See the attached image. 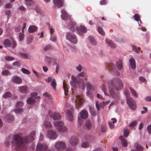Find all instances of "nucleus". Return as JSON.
<instances>
[{"instance_id":"f257e3e1","label":"nucleus","mask_w":151,"mask_h":151,"mask_svg":"<svg viewBox=\"0 0 151 151\" xmlns=\"http://www.w3.org/2000/svg\"><path fill=\"white\" fill-rule=\"evenodd\" d=\"M35 135V131L31 132L29 136L27 135L23 137L18 134L14 135V149L17 151H24L26 148V144L32 142L34 140Z\"/></svg>"},{"instance_id":"f03ea898","label":"nucleus","mask_w":151,"mask_h":151,"mask_svg":"<svg viewBox=\"0 0 151 151\" xmlns=\"http://www.w3.org/2000/svg\"><path fill=\"white\" fill-rule=\"evenodd\" d=\"M108 86L110 96L115 100L119 99L118 91L121 90L123 87V83L119 78H115L108 81Z\"/></svg>"},{"instance_id":"7ed1b4c3","label":"nucleus","mask_w":151,"mask_h":151,"mask_svg":"<svg viewBox=\"0 0 151 151\" xmlns=\"http://www.w3.org/2000/svg\"><path fill=\"white\" fill-rule=\"evenodd\" d=\"M68 28L69 29H70L73 31L76 29L79 35L81 36L83 35V33H86L87 32L86 29L84 26L80 25L79 27L77 28L76 26L75 22L71 20H70L69 24L68 25Z\"/></svg>"},{"instance_id":"20e7f679","label":"nucleus","mask_w":151,"mask_h":151,"mask_svg":"<svg viewBox=\"0 0 151 151\" xmlns=\"http://www.w3.org/2000/svg\"><path fill=\"white\" fill-rule=\"evenodd\" d=\"M124 94L126 95L127 99V102L130 108L133 110H135L136 107L135 101L133 99L129 96V93L128 90L124 92Z\"/></svg>"},{"instance_id":"39448f33","label":"nucleus","mask_w":151,"mask_h":151,"mask_svg":"<svg viewBox=\"0 0 151 151\" xmlns=\"http://www.w3.org/2000/svg\"><path fill=\"white\" fill-rule=\"evenodd\" d=\"M4 45L6 47H12L14 49L17 46L16 41L14 39H12L11 41L8 39H6L4 42Z\"/></svg>"},{"instance_id":"423d86ee","label":"nucleus","mask_w":151,"mask_h":151,"mask_svg":"<svg viewBox=\"0 0 151 151\" xmlns=\"http://www.w3.org/2000/svg\"><path fill=\"white\" fill-rule=\"evenodd\" d=\"M66 38L71 42L76 44L77 42V40L75 35L73 32H68L66 35Z\"/></svg>"},{"instance_id":"0eeeda50","label":"nucleus","mask_w":151,"mask_h":151,"mask_svg":"<svg viewBox=\"0 0 151 151\" xmlns=\"http://www.w3.org/2000/svg\"><path fill=\"white\" fill-rule=\"evenodd\" d=\"M36 151H52L51 149H49L47 146L44 144L38 143L36 146Z\"/></svg>"},{"instance_id":"6e6552de","label":"nucleus","mask_w":151,"mask_h":151,"mask_svg":"<svg viewBox=\"0 0 151 151\" xmlns=\"http://www.w3.org/2000/svg\"><path fill=\"white\" fill-rule=\"evenodd\" d=\"M84 128L88 130H91L94 128V123L89 119L86 120L83 125Z\"/></svg>"},{"instance_id":"1a4fd4ad","label":"nucleus","mask_w":151,"mask_h":151,"mask_svg":"<svg viewBox=\"0 0 151 151\" xmlns=\"http://www.w3.org/2000/svg\"><path fill=\"white\" fill-rule=\"evenodd\" d=\"M55 148L58 150H62L66 148L65 143L62 141H58L56 142L55 145Z\"/></svg>"},{"instance_id":"9d476101","label":"nucleus","mask_w":151,"mask_h":151,"mask_svg":"<svg viewBox=\"0 0 151 151\" xmlns=\"http://www.w3.org/2000/svg\"><path fill=\"white\" fill-rule=\"evenodd\" d=\"M76 97V98L75 99L76 107L78 108L82 105L83 100L79 96H77Z\"/></svg>"},{"instance_id":"9b49d317","label":"nucleus","mask_w":151,"mask_h":151,"mask_svg":"<svg viewBox=\"0 0 151 151\" xmlns=\"http://www.w3.org/2000/svg\"><path fill=\"white\" fill-rule=\"evenodd\" d=\"M47 137L50 139H55L57 137V135L55 132L52 130H50L48 131Z\"/></svg>"},{"instance_id":"f8f14e48","label":"nucleus","mask_w":151,"mask_h":151,"mask_svg":"<svg viewBox=\"0 0 151 151\" xmlns=\"http://www.w3.org/2000/svg\"><path fill=\"white\" fill-rule=\"evenodd\" d=\"M49 114L50 117L54 120L60 119L61 117L60 114L58 113L54 112L52 113L49 111Z\"/></svg>"},{"instance_id":"ddd939ff","label":"nucleus","mask_w":151,"mask_h":151,"mask_svg":"<svg viewBox=\"0 0 151 151\" xmlns=\"http://www.w3.org/2000/svg\"><path fill=\"white\" fill-rule=\"evenodd\" d=\"M72 79L73 80L70 81V84L73 88H75L77 87L76 83L78 84L79 81L74 77H72Z\"/></svg>"},{"instance_id":"4468645a","label":"nucleus","mask_w":151,"mask_h":151,"mask_svg":"<svg viewBox=\"0 0 151 151\" xmlns=\"http://www.w3.org/2000/svg\"><path fill=\"white\" fill-rule=\"evenodd\" d=\"M88 114L87 111L84 109L82 110L80 113L81 117L84 119H86L88 118Z\"/></svg>"},{"instance_id":"2eb2a0df","label":"nucleus","mask_w":151,"mask_h":151,"mask_svg":"<svg viewBox=\"0 0 151 151\" xmlns=\"http://www.w3.org/2000/svg\"><path fill=\"white\" fill-rule=\"evenodd\" d=\"M66 115L67 117L68 120L71 121L73 120V116L72 112L70 110H67L66 112Z\"/></svg>"},{"instance_id":"dca6fc26","label":"nucleus","mask_w":151,"mask_h":151,"mask_svg":"<svg viewBox=\"0 0 151 151\" xmlns=\"http://www.w3.org/2000/svg\"><path fill=\"white\" fill-rule=\"evenodd\" d=\"M12 80L13 81L17 84H21L22 81L21 78L18 76H15L12 78Z\"/></svg>"},{"instance_id":"f3484780","label":"nucleus","mask_w":151,"mask_h":151,"mask_svg":"<svg viewBox=\"0 0 151 151\" xmlns=\"http://www.w3.org/2000/svg\"><path fill=\"white\" fill-rule=\"evenodd\" d=\"M129 65L132 69H134L136 68L135 63L134 59L133 58H131L129 60Z\"/></svg>"},{"instance_id":"a211bd4d","label":"nucleus","mask_w":151,"mask_h":151,"mask_svg":"<svg viewBox=\"0 0 151 151\" xmlns=\"http://www.w3.org/2000/svg\"><path fill=\"white\" fill-rule=\"evenodd\" d=\"M55 5L57 7H60L63 6V1L62 0H53Z\"/></svg>"},{"instance_id":"6ab92c4d","label":"nucleus","mask_w":151,"mask_h":151,"mask_svg":"<svg viewBox=\"0 0 151 151\" xmlns=\"http://www.w3.org/2000/svg\"><path fill=\"white\" fill-rule=\"evenodd\" d=\"M19 91L20 92L25 93L28 92L27 87L26 86H22L19 87Z\"/></svg>"},{"instance_id":"aec40b11","label":"nucleus","mask_w":151,"mask_h":151,"mask_svg":"<svg viewBox=\"0 0 151 151\" xmlns=\"http://www.w3.org/2000/svg\"><path fill=\"white\" fill-rule=\"evenodd\" d=\"M116 65L119 70H121L123 68L122 62L120 60H119L116 61Z\"/></svg>"},{"instance_id":"412c9836","label":"nucleus","mask_w":151,"mask_h":151,"mask_svg":"<svg viewBox=\"0 0 151 151\" xmlns=\"http://www.w3.org/2000/svg\"><path fill=\"white\" fill-rule=\"evenodd\" d=\"M106 43L111 47L112 48H115L116 47V46L115 45L111 40L106 39Z\"/></svg>"},{"instance_id":"4be33fe9","label":"nucleus","mask_w":151,"mask_h":151,"mask_svg":"<svg viewBox=\"0 0 151 151\" xmlns=\"http://www.w3.org/2000/svg\"><path fill=\"white\" fill-rule=\"evenodd\" d=\"M54 125L57 127L58 130L64 125L63 123L61 121L56 122L54 123Z\"/></svg>"},{"instance_id":"5701e85b","label":"nucleus","mask_w":151,"mask_h":151,"mask_svg":"<svg viewBox=\"0 0 151 151\" xmlns=\"http://www.w3.org/2000/svg\"><path fill=\"white\" fill-rule=\"evenodd\" d=\"M78 142V140L76 138H72L70 140V143L72 145H76Z\"/></svg>"},{"instance_id":"b1692460","label":"nucleus","mask_w":151,"mask_h":151,"mask_svg":"<svg viewBox=\"0 0 151 151\" xmlns=\"http://www.w3.org/2000/svg\"><path fill=\"white\" fill-rule=\"evenodd\" d=\"M86 86L88 89L91 90H94V87L89 82H87L86 83Z\"/></svg>"},{"instance_id":"393cba45","label":"nucleus","mask_w":151,"mask_h":151,"mask_svg":"<svg viewBox=\"0 0 151 151\" xmlns=\"http://www.w3.org/2000/svg\"><path fill=\"white\" fill-rule=\"evenodd\" d=\"M37 29V27L35 26H30L28 29V31L30 32H35Z\"/></svg>"},{"instance_id":"a878e982","label":"nucleus","mask_w":151,"mask_h":151,"mask_svg":"<svg viewBox=\"0 0 151 151\" xmlns=\"http://www.w3.org/2000/svg\"><path fill=\"white\" fill-rule=\"evenodd\" d=\"M89 41L93 45H96L97 42L93 37L92 36H90L89 37Z\"/></svg>"},{"instance_id":"bb28decb","label":"nucleus","mask_w":151,"mask_h":151,"mask_svg":"<svg viewBox=\"0 0 151 151\" xmlns=\"http://www.w3.org/2000/svg\"><path fill=\"white\" fill-rule=\"evenodd\" d=\"M44 124L45 127L47 128H51L52 126L50 122L47 121H46L44 122Z\"/></svg>"},{"instance_id":"cd10ccee","label":"nucleus","mask_w":151,"mask_h":151,"mask_svg":"<svg viewBox=\"0 0 151 151\" xmlns=\"http://www.w3.org/2000/svg\"><path fill=\"white\" fill-rule=\"evenodd\" d=\"M27 102L29 104H31L35 103V100L31 97H29L27 100Z\"/></svg>"},{"instance_id":"c85d7f7f","label":"nucleus","mask_w":151,"mask_h":151,"mask_svg":"<svg viewBox=\"0 0 151 151\" xmlns=\"http://www.w3.org/2000/svg\"><path fill=\"white\" fill-rule=\"evenodd\" d=\"M129 89L131 92V93L133 95V96L137 98L138 97V95L136 91L131 87H130Z\"/></svg>"},{"instance_id":"c756f323","label":"nucleus","mask_w":151,"mask_h":151,"mask_svg":"<svg viewBox=\"0 0 151 151\" xmlns=\"http://www.w3.org/2000/svg\"><path fill=\"white\" fill-rule=\"evenodd\" d=\"M78 84L80 88L82 89H84L85 87V84L84 82L82 81L81 82L78 81Z\"/></svg>"},{"instance_id":"7c9ffc66","label":"nucleus","mask_w":151,"mask_h":151,"mask_svg":"<svg viewBox=\"0 0 151 151\" xmlns=\"http://www.w3.org/2000/svg\"><path fill=\"white\" fill-rule=\"evenodd\" d=\"M106 86L104 84H103L101 86V89L104 92V94L106 95H107V94L106 92Z\"/></svg>"},{"instance_id":"2f4dec72","label":"nucleus","mask_w":151,"mask_h":151,"mask_svg":"<svg viewBox=\"0 0 151 151\" xmlns=\"http://www.w3.org/2000/svg\"><path fill=\"white\" fill-rule=\"evenodd\" d=\"M12 96V94L10 92H7L3 95V97L4 98H7L11 97Z\"/></svg>"},{"instance_id":"473e14b6","label":"nucleus","mask_w":151,"mask_h":151,"mask_svg":"<svg viewBox=\"0 0 151 151\" xmlns=\"http://www.w3.org/2000/svg\"><path fill=\"white\" fill-rule=\"evenodd\" d=\"M56 84L55 80L53 78L52 80V81L51 83V85L53 87V89L55 90L56 88Z\"/></svg>"},{"instance_id":"72a5a7b5","label":"nucleus","mask_w":151,"mask_h":151,"mask_svg":"<svg viewBox=\"0 0 151 151\" xmlns=\"http://www.w3.org/2000/svg\"><path fill=\"white\" fill-rule=\"evenodd\" d=\"M63 86L64 90L65 95L67 96V93L68 92V88L66 87V84L64 83V81H63Z\"/></svg>"},{"instance_id":"f704fd0d","label":"nucleus","mask_w":151,"mask_h":151,"mask_svg":"<svg viewBox=\"0 0 151 151\" xmlns=\"http://www.w3.org/2000/svg\"><path fill=\"white\" fill-rule=\"evenodd\" d=\"M58 130L60 132H66L68 131V128L65 126H63L60 128H59Z\"/></svg>"},{"instance_id":"c9c22d12","label":"nucleus","mask_w":151,"mask_h":151,"mask_svg":"<svg viewBox=\"0 0 151 151\" xmlns=\"http://www.w3.org/2000/svg\"><path fill=\"white\" fill-rule=\"evenodd\" d=\"M136 147L137 148V151H142L143 150V148L138 143L136 144Z\"/></svg>"},{"instance_id":"e433bc0d","label":"nucleus","mask_w":151,"mask_h":151,"mask_svg":"<svg viewBox=\"0 0 151 151\" xmlns=\"http://www.w3.org/2000/svg\"><path fill=\"white\" fill-rule=\"evenodd\" d=\"M134 18L135 19L136 21H137L138 22L139 21L140 23H141V20L140 19V16L139 15V14H135L134 15Z\"/></svg>"},{"instance_id":"4c0bfd02","label":"nucleus","mask_w":151,"mask_h":151,"mask_svg":"<svg viewBox=\"0 0 151 151\" xmlns=\"http://www.w3.org/2000/svg\"><path fill=\"white\" fill-rule=\"evenodd\" d=\"M132 49L134 50L135 52L139 53L140 52V48L138 47V49L134 45L132 46Z\"/></svg>"},{"instance_id":"58836bf2","label":"nucleus","mask_w":151,"mask_h":151,"mask_svg":"<svg viewBox=\"0 0 151 151\" xmlns=\"http://www.w3.org/2000/svg\"><path fill=\"white\" fill-rule=\"evenodd\" d=\"M14 58L13 57L9 56H6L5 57V60L7 61H12L14 60Z\"/></svg>"},{"instance_id":"ea45409f","label":"nucleus","mask_w":151,"mask_h":151,"mask_svg":"<svg viewBox=\"0 0 151 151\" xmlns=\"http://www.w3.org/2000/svg\"><path fill=\"white\" fill-rule=\"evenodd\" d=\"M23 73L26 74H29L30 73V71L27 69L24 68H22L21 70Z\"/></svg>"},{"instance_id":"a19ab883","label":"nucleus","mask_w":151,"mask_h":151,"mask_svg":"<svg viewBox=\"0 0 151 151\" xmlns=\"http://www.w3.org/2000/svg\"><path fill=\"white\" fill-rule=\"evenodd\" d=\"M6 118L8 121L11 122L14 119L13 116L12 115H8L6 117Z\"/></svg>"},{"instance_id":"79ce46f5","label":"nucleus","mask_w":151,"mask_h":151,"mask_svg":"<svg viewBox=\"0 0 151 151\" xmlns=\"http://www.w3.org/2000/svg\"><path fill=\"white\" fill-rule=\"evenodd\" d=\"M98 31L99 33L102 35H104L105 34L104 32L103 31L102 29L100 27H98Z\"/></svg>"},{"instance_id":"37998d69","label":"nucleus","mask_w":151,"mask_h":151,"mask_svg":"<svg viewBox=\"0 0 151 151\" xmlns=\"http://www.w3.org/2000/svg\"><path fill=\"white\" fill-rule=\"evenodd\" d=\"M31 96L35 99H40V97L39 96H37V93L36 92H34L32 93Z\"/></svg>"},{"instance_id":"c03bdc74","label":"nucleus","mask_w":151,"mask_h":151,"mask_svg":"<svg viewBox=\"0 0 151 151\" xmlns=\"http://www.w3.org/2000/svg\"><path fill=\"white\" fill-rule=\"evenodd\" d=\"M23 111V110L22 108L17 109L14 110V112L16 114H20Z\"/></svg>"},{"instance_id":"a18cd8bd","label":"nucleus","mask_w":151,"mask_h":151,"mask_svg":"<svg viewBox=\"0 0 151 151\" xmlns=\"http://www.w3.org/2000/svg\"><path fill=\"white\" fill-rule=\"evenodd\" d=\"M20 55L23 58H28L29 57V55L26 53H21L20 54Z\"/></svg>"},{"instance_id":"49530a36","label":"nucleus","mask_w":151,"mask_h":151,"mask_svg":"<svg viewBox=\"0 0 151 151\" xmlns=\"http://www.w3.org/2000/svg\"><path fill=\"white\" fill-rule=\"evenodd\" d=\"M24 38V34L23 32H20L19 35V38L20 41H21L23 40Z\"/></svg>"},{"instance_id":"de8ad7c7","label":"nucleus","mask_w":151,"mask_h":151,"mask_svg":"<svg viewBox=\"0 0 151 151\" xmlns=\"http://www.w3.org/2000/svg\"><path fill=\"white\" fill-rule=\"evenodd\" d=\"M61 18L63 20H66L68 18V14H65L61 15Z\"/></svg>"},{"instance_id":"09e8293b","label":"nucleus","mask_w":151,"mask_h":151,"mask_svg":"<svg viewBox=\"0 0 151 151\" xmlns=\"http://www.w3.org/2000/svg\"><path fill=\"white\" fill-rule=\"evenodd\" d=\"M32 71L33 73H34V74L38 78H41L40 75L39 74V73L36 72L35 70H34V69H32Z\"/></svg>"},{"instance_id":"8fccbe9b","label":"nucleus","mask_w":151,"mask_h":151,"mask_svg":"<svg viewBox=\"0 0 151 151\" xmlns=\"http://www.w3.org/2000/svg\"><path fill=\"white\" fill-rule=\"evenodd\" d=\"M122 145L123 146L126 147L127 145V140L125 139H123L122 140Z\"/></svg>"},{"instance_id":"3c124183","label":"nucleus","mask_w":151,"mask_h":151,"mask_svg":"<svg viewBox=\"0 0 151 151\" xmlns=\"http://www.w3.org/2000/svg\"><path fill=\"white\" fill-rule=\"evenodd\" d=\"M23 105V104L22 102L19 101L17 102L16 104V106L17 107H22Z\"/></svg>"},{"instance_id":"603ef678","label":"nucleus","mask_w":151,"mask_h":151,"mask_svg":"<svg viewBox=\"0 0 151 151\" xmlns=\"http://www.w3.org/2000/svg\"><path fill=\"white\" fill-rule=\"evenodd\" d=\"M124 136L125 137H127L128 136L129 134V131L127 129H125L124 131Z\"/></svg>"},{"instance_id":"864d4df0","label":"nucleus","mask_w":151,"mask_h":151,"mask_svg":"<svg viewBox=\"0 0 151 151\" xmlns=\"http://www.w3.org/2000/svg\"><path fill=\"white\" fill-rule=\"evenodd\" d=\"M10 72L9 71L7 70L3 71L2 72V74L4 76H7L10 74Z\"/></svg>"},{"instance_id":"5fc2aeb1","label":"nucleus","mask_w":151,"mask_h":151,"mask_svg":"<svg viewBox=\"0 0 151 151\" xmlns=\"http://www.w3.org/2000/svg\"><path fill=\"white\" fill-rule=\"evenodd\" d=\"M76 68L79 72H80L82 69V67L81 65H79L76 67Z\"/></svg>"},{"instance_id":"6e6d98bb","label":"nucleus","mask_w":151,"mask_h":151,"mask_svg":"<svg viewBox=\"0 0 151 151\" xmlns=\"http://www.w3.org/2000/svg\"><path fill=\"white\" fill-rule=\"evenodd\" d=\"M52 46L51 45H47L44 48V50H47L49 49L52 48Z\"/></svg>"},{"instance_id":"4d7b16f0","label":"nucleus","mask_w":151,"mask_h":151,"mask_svg":"<svg viewBox=\"0 0 151 151\" xmlns=\"http://www.w3.org/2000/svg\"><path fill=\"white\" fill-rule=\"evenodd\" d=\"M82 147L86 148L87 147L88 145V143L87 142H83L81 144Z\"/></svg>"},{"instance_id":"13d9d810","label":"nucleus","mask_w":151,"mask_h":151,"mask_svg":"<svg viewBox=\"0 0 151 151\" xmlns=\"http://www.w3.org/2000/svg\"><path fill=\"white\" fill-rule=\"evenodd\" d=\"M137 124V122L135 121H133L129 124V127H133L134 126L136 125Z\"/></svg>"},{"instance_id":"bf43d9fd","label":"nucleus","mask_w":151,"mask_h":151,"mask_svg":"<svg viewBox=\"0 0 151 151\" xmlns=\"http://www.w3.org/2000/svg\"><path fill=\"white\" fill-rule=\"evenodd\" d=\"M13 65L14 66H19L21 65V63L19 62H15L13 63Z\"/></svg>"},{"instance_id":"052dcab7","label":"nucleus","mask_w":151,"mask_h":151,"mask_svg":"<svg viewBox=\"0 0 151 151\" xmlns=\"http://www.w3.org/2000/svg\"><path fill=\"white\" fill-rule=\"evenodd\" d=\"M50 40L53 42H55L56 40V37L55 35L52 36L50 37Z\"/></svg>"},{"instance_id":"680f3d73","label":"nucleus","mask_w":151,"mask_h":151,"mask_svg":"<svg viewBox=\"0 0 151 151\" xmlns=\"http://www.w3.org/2000/svg\"><path fill=\"white\" fill-rule=\"evenodd\" d=\"M108 124L109 127L111 129H112L114 128V125L112 124V122L111 121H109Z\"/></svg>"},{"instance_id":"e2e57ef3","label":"nucleus","mask_w":151,"mask_h":151,"mask_svg":"<svg viewBox=\"0 0 151 151\" xmlns=\"http://www.w3.org/2000/svg\"><path fill=\"white\" fill-rule=\"evenodd\" d=\"M26 1V4L27 5H30L32 3V0H25Z\"/></svg>"},{"instance_id":"0e129e2a","label":"nucleus","mask_w":151,"mask_h":151,"mask_svg":"<svg viewBox=\"0 0 151 151\" xmlns=\"http://www.w3.org/2000/svg\"><path fill=\"white\" fill-rule=\"evenodd\" d=\"M147 130L150 134H151V125H149L147 127Z\"/></svg>"},{"instance_id":"69168bd1","label":"nucleus","mask_w":151,"mask_h":151,"mask_svg":"<svg viewBox=\"0 0 151 151\" xmlns=\"http://www.w3.org/2000/svg\"><path fill=\"white\" fill-rule=\"evenodd\" d=\"M21 26L20 25H18L15 28V30L17 32H19L20 30Z\"/></svg>"},{"instance_id":"338daca9","label":"nucleus","mask_w":151,"mask_h":151,"mask_svg":"<svg viewBox=\"0 0 151 151\" xmlns=\"http://www.w3.org/2000/svg\"><path fill=\"white\" fill-rule=\"evenodd\" d=\"M85 75V73L84 72H82L81 73H79L77 76V77H83Z\"/></svg>"},{"instance_id":"774afa93","label":"nucleus","mask_w":151,"mask_h":151,"mask_svg":"<svg viewBox=\"0 0 151 151\" xmlns=\"http://www.w3.org/2000/svg\"><path fill=\"white\" fill-rule=\"evenodd\" d=\"M44 96L47 97L50 99H51V96L49 95L47 93H45L43 94Z\"/></svg>"}]
</instances>
